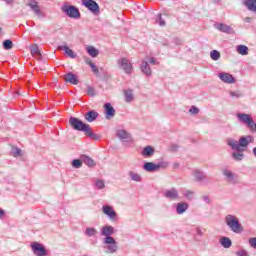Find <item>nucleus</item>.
Here are the masks:
<instances>
[{
	"label": "nucleus",
	"mask_w": 256,
	"mask_h": 256,
	"mask_svg": "<svg viewBox=\"0 0 256 256\" xmlns=\"http://www.w3.org/2000/svg\"><path fill=\"white\" fill-rule=\"evenodd\" d=\"M5 216V211L3 209H0V219H3Z\"/></svg>",
	"instance_id": "nucleus-53"
},
{
	"label": "nucleus",
	"mask_w": 256,
	"mask_h": 256,
	"mask_svg": "<svg viewBox=\"0 0 256 256\" xmlns=\"http://www.w3.org/2000/svg\"><path fill=\"white\" fill-rule=\"evenodd\" d=\"M10 154L12 157H21V149L17 147H12Z\"/></svg>",
	"instance_id": "nucleus-44"
},
{
	"label": "nucleus",
	"mask_w": 256,
	"mask_h": 256,
	"mask_svg": "<svg viewBox=\"0 0 256 256\" xmlns=\"http://www.w3.org/2000/svg\"><path fill=\"white\" fill-rule=\"evenodd\" d=\"M85 235H87V237H95V235H97V229L88 227L85 230Z\"/></svg>",
	"instance_id": "nucleus-37"
},
{
	"label": "nucleus",
	"mask_w": 256,
	"mask_h": 256,
	"mask_svg": "<svg viewBox=\"0 0 256 256\" xmlns=\"http://www.w3.org/2000/svg\"><path fill=\"white\" fill-rule=\"evenodd\" d=\"M193 177L196 179V181H205L207 179V175L204 174L201 170H194Z\"/></svg>",
	"instance_id": "nucleus-27"
},
{
	"label": "nucleus",
	"mask_w": 256,
	"mask_h": 256,
	"mask_svg": "<svg viewBox=\"0 0 256 256\" xmlns=\"http://www.w3.org/2000/svg\"><path fill=\"white\" fill-rule=\"evenodd\" d=\"M117 66L120 68L126 75H131L133 73V64L129 59L122 57L117 60Z\"/></svg>",
	"instance_id": "nucleus-5"
},
{
	"label": "nucleus",
	"mask_w": 256,
	"mask_h": 256,
	"mask_svg": "<svg viewBox=\"0 0 256 256\" xmlns=\"http://www.w3.org/2000/svg\"><path fill=\"white\" fill-rule=\"evenodd\" d=\"M202 200H203L204 203H206L207 205H209V203H211V198H209V196H207V195L202 196Z\"/></svg>",
	"instance_id": "nucleus-51"
},
{
	"label": "nucleus",
	"mask_w": 256,
	"mask_h": 256,
	"mask_svg": "<svg viewBox=\"0 0 256 256\" xmlns=\"http://www.w3.org/2000/svg\"><path fill=\"white\" fill-rule=\"evenodd\" d=\"M94 185L96 187V189H105V181L101 180V179H97L94 181Z\"/></svg>",
	"instance_id": "nucleus-41"
},
{
	"label": "nucleus",
	"mask_w": 256,
	"mask_h": 256,
	"mask_svg": "<svg viewBox=\"0 0 256 256\" xmlns=\"http://www.w3.org/2000/svg\"><path fill=\"white\" fill-rule=\"evenodd\" d=\"M86 51L90 57H98L99 56V50L93 46L86 47Z\"/></svg>",
	"instance_id": "nucleus-32"
},
{
	"label": "nucleus",
	"mask_w": 256,
	"mask_h": 256,
	"mask_svg": "<svg viewBox=\"0 0 256 256\" xmlns=\"http://www.w3.org/2000/svg\"><path fill=\"white\" fill-rule=\"evenodd\" d=\"M236 51L239 55H249V48L245 45H238Z\"/></svg>",
	"instance_id": "nucleus-34"
},
{
	"label": "nucleus",
	"mask_w": 256,
	"mask_h": 256,
	"mask_svg": "<svg viewBox=\"0 0 256 256\" xmlns=\"http://www.w3.org/2000/svg\"><path fill=\"white\" fill-rule=\"evenodd\" d=\"M65 81H67L68 83H72V85H77L79 83V80L77 79V76L71 72H69L68 74H66L64 76Z\"/></svg>",
	"instance_id": "nucleus-24"
},
{
	"label": "nucleus",
	"mask_w": 256,
	"mask_h": 256,
	"mask_svg": "<svg viewBox=\"0 0 256 256\" xmlns=\"http://www.w3.org/2000/svg\"><path fill=\"white\" fill-rule=\"evenodd\" d=\"M178 167H179V163L175 162V163L173 164V168H174V169H177Z\"/></svg>",
	"instance_id": "nucleus-55"
},
{
	"label": "nucleus",
	"mask_w": 256,
	"mask_h": 256,
	"mask_svg": "<svg viewBox=\"0 0 256 256\" xmlns=\"http://www.w3.org/2000/svg\"><path fill=\"white\" fill-rule=\"evenodd\" d=\"M156 23H158L160 27H165V20L161 17V14H158L156 18Z\"/></svg>",
	"instance_id": "nucleus-45"
},
{
	"label": "nucleus",
	"mask_w": 256,
	"mask_h": 256,
	"mask_svg": "<svg viewBox=\"0 0 256 256\" xmlns=\"http://www.w3.org/2000/svg\"><path fill=\"white\" fill-rule=\"evenodd\" d=\"M100 231H101L102 237H105L104 239H107L109 237H112L111 235L115 233V228L111 225H105L101 227Z\"/></svg>",
	"instance_id": "nucleus-15"
},
{
	"label": "nucleus",
	"mask_w": 256,
	"mask_h": 256,
	"mask_svg": "<svg viewBox=\"0 0 256 256\" xmlns=\"http://www.w3.org/2000/svg\"><path fill=\"white\" fill-rule=\"evenodd\" d=\"M215 29H218V31H221L222 33H227L228 35L234 33V30L231 28V26L223 23H216Z\"/></svg>",
	"instance_id": "nucleus-16"
},
{
	"label": "nucleus",
	"mask_w": 256,
	"mask_h": 256,
	"mask_svg": "<svg viewBox=\"0 0 256 256\" xmlns=\"http://www.w3.org/2000/svg\"><path fill=\"white\" fill-rule=\"evenodd\" d=\"M104 113L106 119H113V117H115V108H113L111 103H106L104 105Z\"/></svg>",
	"instance_id": "nucleus-17"
},
{
	"label": "nucleus",
	"mask_w": 256,
	"mask_h": 256,
	"mask_svg": "<svg viewBox=\"0 0 256 256\" xmlns=\"http://www.w3.org/2000/svg\"><path fill=\"white\" fill-rule=\"evenodd\" d=\"M244 5L252 13H256V0H244Z\"/></svg>",
	"instance_id": "nucleus-28"
},
{
	"label": "nucleus",
	"mask_w": 256,
	"mask_h": 256,
	"mask_svg": "<svg viewBox=\"0 0 256 256\" xmlns=\"http://www.w3.org/2000/svg\"><path fill=\"white\" fill-rule=\"evenodd\" d=\"M218 78L222 83H226L227 85H233L235 83V77L227 72H220Z\"/></svg>",
	"instance_id": "nucleus-11"
},
{
	"label": "nucleus",
	"mask_w": 256,
	"mask_h": 256,
	"mask_svg": "<svg viewBox=\"0 0 256 256\" xmlns=\"http://www.w3.org/2000/svg\"><path fill=\"white\" fill-rule=\"evenodd\" d=\"M3 48L6 50V51H9L11 49H13V41L11 40H5L3 42Z\"/></svg>",
	"instance_id": "nucleus-43"
},
{
	"label": "nucleus",
	"mask_w": 256,
	"mask_h": 256,
	"mask_svg": "<svg viewBox=\"0 0 256 256\" xmlns=\"http://www.w3.org/2000/svg\"><path fill=\"white\" fill-rule=\"evenodd\" d=\"M150 65H157V59L155 57L145 58L142 60V63L140 65V69L146 77H151L153 71L151 70Z\"/></svg>",
	"instance_id": "nucleus-4"
},
{
	"label": "nucleus",
	"mask_w": 256,
	"mask_h": 256,
	"mask_svg": "<svg viewBox=\"0 0 256 256\" xmlns=\"http://www.w3.org/2000/svg\"><path fill=\"white\" fill-rule=\"evenodd\" d=\"M82 5L89 9L92 13H99V4L94 0H82Z\"/></svg>",
	"instance_id": "nucleus-12"
},
{
	"label": "nucleus",
	"mask_w": 256,
	"mask_h": 256,
	"mask_svg": "<svg viewBox=\"0 0 256 256\" xmlns=\"http://www.w3.org/2000/svg\"><path fill=\"white\" fill-rule=\"evenodd\" d=\"M210 57L212 61H219L221 59V53L217 50H212L210 52Z\"/></svg>",
	"instance_id": "nucleus-36"
},
{
	"label": "nucleus",
	"mask_w": 256,
	"mask_h": 256,
	"mask_svg": "<svg viewBox=\"0 0 256 256\" xmlns=\"http://www.w3.org/2000/svg\"><path fill=\"white\" fill-rule=\"evenodd\" d=\"M143 169L147 173H155V171H158L157 164H155L153 162H146V163H144Z\"/></svg>",
	"instance_id": "nucleus-19"
},
{
	"label": "nucleus",
	"mask_w": 256,
	"mask_h": 256,
	"mask_svg": "<svg viewBox=\"0 0 256 256\" xmlns=\"http://www.w3.org/2000/svg\"><path fill=\"white\" fill-rule=\"evenodd\" d=\"M89 61H91V60H90V59H87V60H86L87 65H89Z\"/></svg>",
	"instance_id": "nucleus-57"
},
{
	"label": "nucleus",
	"mask_w": 256,
	"mask_h": 256,
	"mask_svg": "<svg viewBox=\"0 0 256 256\" xmlns=\"http://www.w3.org/2000/svg\"><path fill=\"white\" fill-rule=\"evenodd\" d=\"M156 167H157L158 171H159V169H167V167H169V162L162 160L156 164Z\"/></svg>",
	"instance_id": "nucleus-42"
},
{
	"label": "nucleus",
	"mask_w": 256,
	"mask_h": 256,
	"mask_svg": "<svg viewBox=\"0 0 256 256\" xmlns=\"http://www.w3.org/2000/svg\"><path fill=\"white\" fill-rule=\"evenodd\" d=\"M230 97H232V99H241V97H243V94L241 91L237 90V91H230L229 92Z\"/></svg>",
	"instance_id": "nucleus-39"
},
{
	"label": "nucleus",
	"mask_w": 256,
	"mask_h": 256,
	"mask_svg": "<svg viewBox=\"0 0 256 256\" xmlns=\"http://www.w3.org/2000/svg\"><path fill=\"white\" fill-rule=\"evenodd\" d=\"M219 243L222 245V247H224V249H229L231 245H233V242L229 237L220 238Z\"/></svg>",
	"instance_id": "nucleus-29"
},
{
	"label": "nucleus",
	"mask_w": 256,
	"mask_h": 256,
	"mask_svg": "<svg viewBox=\"0 0 256 256\" xmlns=\"http://www.w3.org/2000/svg\"><path fill=\"white\" fill-rule=\"evenodd\" d=\"M69 123L75 131H83V133H85L90 127L88 124L83 123V121L76 117H71Z\"/></svg>",
	"instance_id": "nucleus-6"
},
{
	"label": "nucleus",
	"mask_w": 256,
	"mask_h": 256,
	"mask_svg": "<svg viewBox=\"0 0 256 256\" xmlns=\"http://www.w3.org/2000/svg\"><path fill=\"white\" fill-rule=\"evenodd\" d=\"M30 53L31 55L35 56V55H41V52L39 51V46L37 44H33L30 47Z\"/></svg>",
	"instance_id": "nucleus-38"
},
{
	"label": "nucleus",
	"mask_w": 256,
	"mask_h": 256,
	"mask_svg": "<svg viewBox=\"0 0 256 256\" xmlns=\"http://www.w3.org/2000/svg\"><path fill=\"white\" fill-rule=\"evenodd\" d=\"M255 141V137L252 135H246L239 138V140H235L233 138L227 139V145L231 147L233 151H243V147H249L250 143Z\"/></svg>",
	"instance_id": "nucleus-1"
},
{
	"label": "nucleus",
	"mask_w": 256,
	"mask_h": 256,
	"mask_svg": "<svg viewBox=\"0 0 256 256\" xmlns=\"http://www.w3.org/2000/svg\"><path fill=\"white\" fill-rule=\"evenodd\" d=\"M28 7H30L36 15H41V8L39 7V4H37V1L30 0L28 2Z\"/></svg>",
	"instance_id": "nucleus-23"
},
{
	"label": "nucleus",
	"mask_w": 256,
	"mask_h": 256,
	"mask_svg": "<svg viewBox=\"0 0 256 256\" xmlns=\"http://www.w3.org/2000/svg\"><path fill=\"white\" fill-rule=\"evenodd\" d=\"M103 249L105 253L109 255H113V253H117L119 250V246L117 245V240L113 237H108L103 239Z\"/></svg>",
	"instance_id": "nucleus-3"
},
{
	"label": "nucleus",
	"mask_w": 256,
	"mask_h": 256,
	"mask_svg": "<svg viewBox=\"0 0 256 256\" xmlns=\"http://www.w3.org/2000/svg\"><path fill=\"white\" fill-rule=\"evenodd\" d=\"M189 112L192 114V115H197L199 113V108L195 107V106H192L190 109H189Z\"/></svg>",
	"instance_id": "nucleus-50"
},
{
	"label": "nucleus",
	"mask_w": 256,
	"mask_h": 256,
	"mask_svg": "<svg viewBox=\"0 0 256 256\" xmlns=\"http://www.w3.org/2000/svg\"><path fill=\"white\" fill-rule=\"evenodd\" d=\"M102 213L109 217L111 221H115L117 219V212L112 208V206L104 205L102 206Z\"/></svg>",
	"instance_id": "nucleus-13"
},
{
	"label": "nucleus",
	"mask_w": 256,
	"mask_h": 256,
	"mask_svg": "<svg viewBox=\"0 0 256 256\" xmlns=\"http://www.w3.org/2000/svg\"><path fill=\"white\" fill-rule=\"evenodd\" d=\"M244 21H245L246 23H251V18H250V17H246V18L244 19Z\"/></svg>",
	"instance_id": "nucleus-54"
},
{
	"label": "nucleus",
	"mask_w": 256,
	"mask_h": 256,
	"mask_svg": "<svg viewBox=\"0 0 256 256\" xmlns=\"http://www.w3.org/2000/svg\"><path fill=\"white\" fill-rule=\"evenodd\" d=\"M6 3H13V0H6Z\"/></svg>",
	"instance_id": "nucleus-56"
},
{
	"label": "nucleus",
	"mask_w": 256,
	"mask_h": 256,
	"mask_svg": "<svg viewBox=\"0 0 256 256\" xmlns=\"http://www.w3.org/2000/svg\"><path fill=\"white\" fill-rule=\"evenodd\" d=\"M243 151L244 150H236L235 152H233L232 159H234V161H243V158L245 157Z\"/></svg>",
	"instance_id": "nucleus-30"
},
{
	"label": "nucleus",
	"mask_w": 256,
	"mask_h": 256,
	"mask_svg": "<svg viewBox=\"0 0 256 256\" xmlns=\"http://www.w3.org/2000/svg\"><path fill=\"white\" fill-rule=\"evenodd\" d=\"M72 167H74V169H81V167H83V161L80 159H74L72 161Z\"/></svg>",
	"instance_id": "nucleus-40"
},
{
	"label": "nucleus",
	"mask_w": 256,
	"mask_h": 256,
	"mask_svg": "<svg viewBox=\"0 0 256 256\" xmlns=\"http://www.w3.org/2000/svg\"><path fill=\"white\" fill-rule=\"evenodd\" d=\"M141 155L146 159L149 157H153V155H155V148H153L152 146H146L143 148Z\"/></svg>",
	"instance_id": "nucleus-18"
},
{
	"label": "nucleus",
	"mask_w": 256,
	"mask_h": 256,
	"mask_svg": "<svg viewBox=\"0 0 256 256\" xmlns=\"http://www.w3.org/2000/svg\"><path fill=\"white\" fill-rule=\"evenodd\" d=\"M86 121H88V123H93V121H95V119H97V117H99V113H97V111L92 110V111H88L85 115H84Z\"/></svg>",
	"instance_id": "nucleus-20"
},
{
	"label": "nucleus",
	"mask_w": 256,
	"mask_h": 256,
	"mask_svg": "<svg viewBox=\"0 0 256 256\" xmlns=\"http://www.w3.org/2000/svg\"><path fill=\"white\" fill-rule=\"evenodd\" d=\"M31 249L36 256H47V250L45 246L39 242H33L31 244Z\"/></svg>",
	"instance_id": "nucleus-10"
},
{
	"label": "nucleus",
	"mask_w": 256,
	"mask_h": 256,
	"mask_svg": "<svg viewBox=\"0 0 256 256\" xmlns=\"http://www.w3.org/2000/svg\"><path fill=\"white\" fill-rule=\"evenodd\" d=\"M222 174L224 175L227 183H230L231 185H237V183H239V177L231 170L224 169Z\"/></svg>",
	"instance_id": "nucleus-8"
},
{
	"label": "nucleus",
	"mask_w": 256,
	"mask_h": 256,
	"mask_svg": "<svg viewBox=\"0 0 256 256\" xmlns=\"http://www.w3.org/2000/svg\"><path fill=\"white\" fill-rule=\"evenodd\" d=\"M85 135H87V137H90V139H94V141H99V135L93 133L91 126L88 127V129L85 131Z\"/></svg>",
	"instance_id": "nucleus-35"
},
{
	"label": "nucleus",
	"mask_w": 256,
	"mask_h": 256,
	"mask_svg": "<svg viewBox=\"0 0 256 256\" xmlns=\"http://www.w3.org/2000/svg\"><path fill=\"white\" fill-rule=\"evenodd\" d=\"M117 137L120 141H125L126 143H129L130 141H133V138L131 137V133H129L125 129H120L116 133Z\"/></svg>",
	"instance_id": "nucleus-14"
},
{
	"label": "nucleus",
	"mask_w": 256,
	"mask_h": 256,
	"mask_svg": "<svg viewBox=\"0 0 256 256\" xmlns=\"http://www.w3.org/2000/svg\"><path fill=\"white\" fill-rule=\"evenodd\" d=\"M89 66L91 67L94 73H99V69H97V66L95 65V63L89 61Z\"/></svg>",
	"instance_id": "nucleus-49"
},
{
	"label": "nucleus",
	"mask_w": 256,
	"mask_h": 256,
	"mask_svg": "<svg viewBox=\"0 0 256 256\" xmlns=\"http://www.w3.org/2000/svg\"><path fill=\"white\" fill-rule=\"evenodd\" d=\"M188 209H189V204L185 202H180L176 205V213L178 215H183V213H185V211H187Z\"/></svg>",
	"instance_id": "nucleus-21"
},
{
	"label": "nucleus",
	"mask_w": 256,
	"mask_h": 256,
	"mask_svg": "<svg viewBox=\"0 0 256 256\" xmlns=\"http://www.w3.org/2000/svg\"><path fill=\"white\" fill-rule=\"evenodd\" d=\"M182 195L189 201H192V199H195V192L191 190H187V189L182 190Z\"/></svg>",
	"instance_id": "nucleus-33"
},
{
	"label": "nucleus",
	"mask_w": 256,
	"mask_h": 256,
	"mask_svg": "<svg viewBox=\"0 0 256 256\" xmlns=\"http://www.w3.org/2000/svg\"><path fill=\"white\" fill-rule=\"evenodd\" d=\"M80 159L82 163H85V165H87L88 167H95V161L91 157L87 155H81Z\"/></svg>",
	"instance_id": "nucleus-26"
},
{
	"label": "nucleus",
	"mask_w": 256,
	"mask_h": 256,
	"mask_svg": "<svg viewBox=\"0 0 256 256\" xmlns=\"http://www.w3.org/2000/svg\"><path fill=\"white\" fill-rule=\"evenodd\" d=\"M163 195L165 199H168L169 201H179V190L177 188H170L166 189L163 192Z\"/></svg>",
	"instance_id": "nucleus-9"
},
{
	"label": "nucleus",
	"mask_w": 256,
	"mask_h": 256,
	"mask_svg": "<svg viewBox=\"0 0 256 256\" xmlns=\"http://www.w3.org/2000/svg\"><path fill=\"white\" fill-rule=\"evenodd\" d=\"M196 234L199 235V237L203 236V230H201V228H196Z\"/></svg>",
	"instance_id": "nucleus-52"
},
{
	"label": "nucleus",
	"mask_w": 256,
	"mask_h": 256,
	"mask_svg": "<svg viewBox=\"0 0 256 256\" xmlns=\"http://www.w3.org/2000/svg\"><path fill=\"white\" fill-rule=\"evenodd\" d=\"M124 97H125L126 103H131V101H133V99H135V96L133 95V90H131V89L125 90Z\"/></svg>",
	"instance_id": "nucleus-31"
},
{
	"label": "nucleus",
	"mask_w": 256,
	"mask_h": 256,
	"mask_svg": "<svg viewBox=\"0 0 256 256\" xmlns=\"http://www.w3.org/2000/svg\"><path fill=\"white\" fill-rule=\"evenodd\" d=\"M225 223L233 233H243V225H241V222H239V218L237 216L233 214L226 215Z\"/></svg>",
	"instance_id": "nucleus-2"
},
{
	"label": "nucleus",
	"mask_w": 256,
	"mask_h": 256,
	"mask_svg": "<svg viewBox=\"0 0 256 256\" xmlns=\"http://www.w3.org/2000/svg\"><path fill=\"white\" fill-rule=\"evenodd\" d=\"M58 49L59 51H64L71 59H75V57H77V54L67 46H58Z\"/></svg>",
	"instance_id": "nucleus-25"
},
{
	"label": "nucleus",
	"mask_w": 256,
	"mask_h": 256,
	"mask_svg": "<svg viewBox=\"0 0 256 256\" xmlns=\"http://www.w3.org/2000/svg\"><path fill=\"white\" fill-rule=\"evenodd\" d=\"M248 243L252 249H256V237L249 238Z\"/></svg>",
	"instance_id": "nucleus-46"
},
{
	"label": "nucleus",
	"mask_w": 256,
	"mask_h": 256,
	"mask_svg": "<svg viewBox=\"0 0 256 256\" xmlns=\"http://www.w3.org/2000/svg\"><path fill=\"white\" fill-rule=\"evenodd\" d=\"M128 177H130L131 181H134L135 183H141V181H143V177L141 176V174L135 171H129Z\"/></svg>",
	"instance_id": "nucleus-22"
},
{
	"label": "nucleus",
	"mask_w": 256,
	"mask_h": 256,
	"mask_svg": "<svg viewBox=\"0 0 256 256\" xmlns=\"http://www.w3.org/2000/svg\"><path fill=\"white\" fill-rule=\"evenodd\" d=\"M62 11L66 13L68 17L71 19H80L81 18V13L79 12V9L75 6H64L62 8Z\"/></svg>",
	"instance_id": "nucleus-7"
},
{
	"label": "nucleus",
	"mask_w": 256,
	"mask_h": 256,
	"mask_svg": "<svg viewBox=\"0 0 256 256\" xmlns=\"http://www.w3.org/2000/svg\"><path fill=\"white\" fill-rule=\"evenodd\" d=\"M236 255L237 256H249V252H247V250H245V249H241L236 252Z\"/></svg>",
	"instance_id": "nucleus-48"
},
{
	"label": "nucleus",
	"mask_w": 256,
	"mask_h": 256,
	"mask_svg": "<svg viewBox=\"0 0 256 256\" xmlns=\"http://www.w3.org/2000/svg\"><path fill=\"white\" fill-rule=\"evenodd\" d=\"M87 94L90 95V97H95V89L91 86H87Z\"/></svg>",
	"instance_id": "nucleus-47"
}]
</instances>
